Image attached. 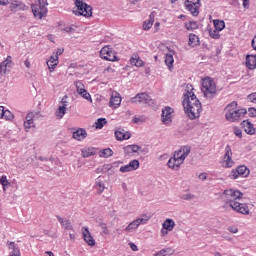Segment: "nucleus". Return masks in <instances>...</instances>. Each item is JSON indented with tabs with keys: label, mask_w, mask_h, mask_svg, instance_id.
<instances>
[{
	"label": "nucleus",
	"mask_w": 256,
	"mask_h": 256,
	"mask_svg": "<svg viewBox=\"0 0 256 256\" xmlns=\"http://www.w3.org/2000/svg\"><path fill=\"white\" fill-rule=\"evenodd\" d=\"M79 95H81L83 99H86L87 101H91V94H89V92H87L86 90L80 92Z\"/></svg>",
	"instance_id": "nucleus-45"
},
{
	"label": "nucleus",
	"mask_w": 256,
	"mask_h": 256,
	"mask_svg": "<svg viewBox=\"0 0 256 256\" xmlns=\"http://www.w3.org/2000/svg\"><path fill=\"white\" fill-rule=\"evenodd\" d=\"M28 7L20 0H14L10 4V11H13L14 13L17 11H27Z\"/></svg>",
	"instance_id": "nucleus-16"
},
{
	"label": "nucleus",
	"mask_w": 256,
	"mask_h": 256,
	"mask_svg": "<svg viewBox=\"0 0 256 256\" xmlns=\"http://www.w3.org/2000/svg\"><path fill=\"white\" fill-rule=\"evenodd\" d=\"M56 218L58 219L63 229H66L67 231H73V225L71 224L70 220L63 219L61 216H56Z\"/></svg>",
	"instance_id": "nucleus-22"
},
{
	"label": "nucleus",
	"mask_w": 256,
	"mask_h": 256,
	"mask_svg": "<svg viewBox=\"0 0 256 256\" xmlns=\"http://www.w3.org/2000/svg\"><path fill=\"white\" fill-rule=\"evenodd\" d=\"M248 115H249V117H256V109L255 108H249L248 109Z\"/></svg>",
	"instance_id": "nucleus-50"
},
{
	"label": "nucleus",
	"mask_w": 256,
	"mask_h": 256,
	"mask_svg": "<svg viewBox=\"0 0 256 256\" xmlns=\"http://www.w3.org/2000/svg\"><path fill=\"white\" fill-rule=\"evenodd\" d=\"M154 256H167V255L165 254V250L162 249L159 252H157Z\"/></svg>",
	"instance_id": "nucleus-56"
},
{
	"label": "nucleus",
	"mask_w": 256,
	"mask_h": 256,
	"mask_svg": "<svg viewBox=\"0 0 256 256\" xmlns=\"http://www.w3.org/2000/svg\"><path fill=\"white\" fill-rule=\"evenodd\" d=\"M185 27L188 31H195V29H199V24L197 22H189L185 24Z\"/></svg>",
	"instance_id": "nucleus-40"
},
{
	"label": "nucleus",
	"mask_w": 256,
	"mask_h": 256,
	"mask_svg": "<svg viewBox=\"0 0 256 256\" xmlns=\"http://www.w3.org/2000/svg\"><path fill=\"white\" fill-rule=\"evenodd\" d=\"M115 137L117 141H127L128 139H131V133L124 129H120L115 131Z\"/></svg>",
	"instance_id": "nucleus-19"
},
{
	"label": "nucleus",
	"mask_w": 256,
	"mask_h": 256,
	"mask_svg": "<svg viewBox=\"0 0 256 256\" xmlns=\"http://www.w3.org/2000/svg\"><path fill=\"white\" fill-rule=\"evenodd\" d=\"M153 14H150L149 16V20H146L143 24V29L145 31H149V29H151V27H153Z\"/></svg>",
	"instance_id": "nucleus-35"
},
{
	"label": "nucleus",
	"mask_w": 256,
	"mask_h": 256,
	"mask_svg": "<svg viewBox=\"0 0 256 256\" xmlns=\"http://www.w3.org/2000/svg\"><path fill=\"white\" fill-rule=\"evenodd\" d=\"M165 255H173L175 253V250H172L171 248H164Z\"/></svg>",
	"instance_id": "nucleus-51"
},
{
	"label": "nucleus",
	"mask_w": 256,
	"mask_h": 256,
	"mask_svg": "<svg viewBox=\"0 0 256 256\" xmlns=\"http://www.w3.org/2000/svg\"><path fill=\"white\" fill-rule=\"evenodd\" d=\"M243 7H249V0H243Z\"/></svg>",
	"instance_id": "nucleus-62"
},
{
	"label": "nucleus",
	"mask_w": 256,
	"mask_h": 256,
	"mask_svg": "<svg viewBox=\"0 0 256 256\" xmlns=\"http://www.w3.org/2000/svg\"><path fill=\"white\" fill-rule=\"evenodd\" d=\"M234 133H235L236 137H239V139H241L243 137V132L239 128H235Z\"/></svg>",
	"instance_id": "nucleus-49"
},
{
	"label": "nucleus",
	"mask_w": 256,
	"mask_h": 256,
	"mask_svg": "<svg viewBox=\"0 0 256 256\" xmlns=\"http://www.w3.org/2000/svg\"><path fill=\"white\" fill-rule=\"evenodd\" d=\"M162 237H165V235H169V230L161 229Z\"/></svg>",
	"instance_id": "nucleus-59"
},
{
	"label": "nucleus",
	"mask_w": 256,
	"mask_h": 256,
	"mask_svg": "<svg viewBox=\"0 0 256 256\" xmlns=\"http://www.w3.org/2000/svg\"><path fill=\"white\" fill-rule=\"evenodd\" d=\"M242 125V129H244L245 133H247V135H255V126H253V124L251 123V121L249 120H244L241 122Z\"/></svg>",
	"instance_id": "nucleus-18"
},
{
	"label": "nucleus",
	"mask_w": 256,
	"mask_h": 256,
	"mask_svg": "<svg viewBox=\"0 0 256 256\" xmlns=\"http://www.w3.org/2000/svg\"><path fill=\"white\" fill-rule=\"evenodd\" d=\"M100 57L101 59H104L105 61H117V55L115 54V51L111 46L106 45L100 50Z\"/></svg>",
	"instance_id": "nucleus-10"
},
{
	"label": "nucleus",
	"mask_w": 256,
	"mask_h": 256,
	"mask_svg": "<svg viewBox=\"0 0 256 256\" xmlns=\"http://www.w3.org/2000/svg\"><path fill=\"white\" fill-rule=\"evenodd\" d=\"M4 111H5V107L0 106V119H3Z\"/></svg>",
	"instance_id": "nucleus-58"
},
{
	"label": "nucleus",
	"mask_w": 256,
	"mask_h": 256,
	"mask_svg": "<svg viewBox=\"0 0 256 256\" xmlns=\"http://www.w3.org/2000/svg\"><path fill=\"white\" fill-rule=\"evenodd\" d=\"M31 127H35V123L33 122V114H28L26 116V121L24 122V128L31 129Z\"/></svg>",
	"instance_id": "nucleus-31"
},
{
	"label": "nucleus",
	"mask_w": 256,
	"mask_h": 256,
	"mask_svg": "<svg viewBox=\"0 0 256 256\" xmlns=\"http://www.w3.org/2000/svg\"><path fill=\"white\" fill-rule=\"evenodd\" d=\"M245 115H247V109H237V102H232L226 106L225 117L227 121H231L233 123L235 121H239V119L245 117Z\"/></svg>",
	"instance_id": "nucleus-4"
},
{
	"label": "nucleus",
	"mask_w": 256,
	"mask_h": 256,
	"mask_svg": "<svg viewBox=\"0 0 256 256\" xmlns=\"http://www.w3.org/2000/svg\"><path fill=\"white\" fill-rule=\"evenodd\" d=\"M139 160L134 159L129 164L120 167V173H129L131 171H137L139 169Z\"/></svg>",
	"instance_id": "nucleus-15"
},
{
	"label": "nucleus",
	"mask_w": 256,
	"mask_h": 256,
	"mask_svg": "<svg viewBox=\"0 0 256 256\" xmlns=\"http://www.w3.org/2000/svg\"><path fill=\"white\" fill-rule=\"evenodd\" d=\"M47 5V0H37L31 6L35 19H43V17H47Z\"/></svg>",
	"instance_id": "nucleus-6"
},
{
	"label": "nucleus",
	"mask_w": 256,
	"mask_h": 256,
	"mask_svg": "<svg viewBox=\"0 0 256 256\" xmlns=\"http://www.w3.org/2000/svg\"><path fill=\"white\" fill-rule=\"evenodd\" d=\"M112 155H113V150H111V148H105L99 151V157H102L104 159H107L108 157H112Z\"/></svg>",
	"instance_id": "nucleus-32"
},
{
	"label": "nucleus",
	"mask_w": 256,
	"mask_h": 256,
	"mask_svg": "<svg viewBox=\"0 0 256 256\" xmlns=\"http://www.w3.org/2000/svg\"><path fill=\"white\" fill-rule=\"evenodd\" d=\"M201 181H206L207 180V173L203 172L198 176Z\"/></svg>",
	"instance_id": "nucleus-52"
},
{
	"label": "nucleus",
	"mask_w": 256,
	"mask_h": 256,
	"mask_svg": "<svg viewBox=\"0 0 256 256\" xmlns=\"http://www.w3.org/2000/svg\"><path fill=\"white\" fill-rule=\"evenodd\" d=\"M93 155H97V148H83L81 149V156L85 159L87 157H93Z\"/></svg>",
	"instance_id": "nucleus-24"
},
{
	"label": "nucleus",
	"mask_w": 256,
	"mask_h": 256,
	"mask_svg": "<svg viewBox=\"0 0 256 256\" xmlns=\"http://www.w3.org/2000/svg\"><path fill=\"white\" fill-rule=\"evenodd\" d=\"M189 153H191V146H182L179 150H176L173 157L167 162L169 169H179L185 163V159L189 157Z\"/></svg>",
	"instance_id": "nucleus-3"
},
{
	"label": "nucleus",
	"mask_w": 256,
	"mask_h": 256,
	"mask_svg": "<svg viewBox=\"0 0 256 256\" xmlns=\"http://www.w3.org/2000/svg\"><path fill=\"white\" fill-rule=\"evenodd\" d=\"M225 204L231 207L236 213L242 215H249V207L245 203L239 202V199L243 197V193L235 189H227L223 192Z\"/></svg>",
	"instance_id": "nucleus-2"
},
{
	"label": "nucleus",
	"mask_w": 256,
	"mask_h": 256,
	"mask_svg": "<svg viewBox=\"0 0 256 256\" xmlns=\"http://www.w3.org/2000/svg\"><path fill=\"white\" fill-rule=\"evenodd\" d=\"M75 5L77 7L75 15H82L83 17H91L93 15V7L87 5L82 0H76Z\"/></svg>",
	"instance_id": "nucleus-7"
},
{
	"label": "nucleus",
	"mask_w": 256,
	"mask_h": 256,
	"mask_svg": "<svg viewBox=\"0 0 256 256\" xmlns=\"http://www.w3.org/2000/svg\"><path fill=\"white\" fill-rule=\"evenodd\" d=\"M96 129H103V127H105V125H107V119L105 118H99L96 122Z\"/></svg>",
	"instance_id": "nucleus-38"
},
{
	"label": "nucleus",
	"mask_w": 256,
	"mask_h": 256,
	"mask_svg": "<svg viewBox=\"0 0 256 256\" xmlns=\"http://www.w3.org/2000/svg\"><path fill=\"white\" fill-rule=\"evenodd\" d=\"M247 99L250 103H254L256 105V92L249 94Z\"/></svg>",
	"instance_id": "nucleus-46"
},
{
	"label": "nucleus",
	"mask_w": 256,
	"mask_h": 256,
	"mask_svg": "<svg viewBox=\"0 0 256 256\" xmlns=\"http://www.w3.org/2000/svg\"><path fill=\"white\" fill-rule=\"evenodd\" d=\"M193 194L191 193H187V194H183L182 195V199H184L185 201H191V199H193Z\"/></svg>",
	"instance_id": "nucleus-48"
},
{
	"label": "nucleus",
	"mask_w": 256,
	"mask_h": 256,
	"mask_svg": "<svg viewBox=\"0 0 256 256\" xmlns=\"http://www.w3.org/2000/svg\"><path fill=\"white\" fill-rule=\"evenodd\" d=\"M98 227L102 229L101 235H109V228H107V224L101 222L99 223Z\"/></svg>",
	"instance_id": "nucleus-42"
},
{
	"label": "nucleus",
	"mask_w": 256,
	"mask_h": 256,
	"mask_svg": "<svg viewBox=\"0 0 256 256\" xmlns=\"http://www.w3.org/2000/svg\"><path fill=\"white\" fill-rule=\"evenodd\" d=\"M13 68V57L7 56V58L0 63V75H7Z\"/></svg>",
	"instance_id": "nucleus-13"
},
{
	"label": "nucleus",
	"mask_w": 256,
	"mask_h": 256,
	"mask_svg": "<svg viewBox=\"0 0 256 256\" xmlns=\"http://www.w3.org/2000/svg\"><path fill=\"white\" fill-rule=\"evenodd\" d=\"M3 119H5L6 121H13V119H15V116L11 111L4 110Z\"/></svg>",
	"instance_id": "nucleus-41"
},
{
	"label": "nucleus",
	"mask_w": 256,
	"mask_h": 256,
	"mask_svg": "<svg viewBox=\"0 0 256 256\" xmlns=\"http://www.w3.org/2000/svg\"><path fill=\"white\" fill-rule=\"evenodd\" d=\"M139 229V226L137 222L134 220L128 226L125 228L126 233H133V231H137Z\"/></svg>",
	"instance_id": "nucleus-33"
},
{
	"label": "nucleus",
	"mask_w": 256,
	"mask_h": 256,
	"mask_svg": "<svg viewBox=\"0 0 256 256\" xmlns=\"http://www.w3.org/2000/svg\"><path fill=\"white\" fill-rule=\"evenodd\" d=\"M235 161H233V151L231 150L230 145H226L225 147V154L223 157V167L225 169H231V167H234Z\"/></svg>",
	"instance_id": "nucleus-11"
},
{
	"label": "nucleus",
	"mask_w": 256,
	"mask_h": 256,
	"mask_svg": "<svg viewBox=\"0 0 256 256\" xmlns=\"http://www.w3.org/2000/svg\"><path fill=\"white\" fill-rule=\"evenodd\" d=\"M252 47L256 51V36L252 39Z\"/></svg>",
	"instance_id": "nucleus-60"
},
{
	"label": "nucleus",
	"mask_w": 256,
	"mask_h": 256,
	"mask_svg": "<svg viewBox=\"0 0 256 256\" xmlns=\"http://www.w3.org/2000/svg\"><path fill=\"white\" fill-rule=\"evenodd\" d=\"M94 189H96V191H97V193H99V195H101V193H103V191H105V184L103 183V181H101V177H98L96 179Z\"/></svg>",
	"instance_id": "nucleus-29"
},
{
	"label": "nucleus",
	"mask_w": 256,
	"mask_h": 256,
	"mask_svg": "<svg viewBox=\"0 0 256 256\" xmlns=\"http://www.w3.org/2000/svg\"><path fill=\"white\" fill-rule=\"evenodd\" d=\"M165 63L169 69L173 67V63H175V59H173V54H166L165 56Z\"/></svg>",
	"instance_id": "nucleus-36"
},
{
	"label": "nucleus",
	"mask_w": 256,
	"mask_h": 256,
	"mask_svg": "<svg viewBox=\"0 0 256 256\" xmlns=\"http://www.w3.org/2000/svg\"><path fill=\"white\" fill-rule=\"evenodd\" d=\"M201 91L207 99H213L217 95V84L211 77H206L202 81Z\"/></svg>",
	"instance_id": "nucleus-5"
},
{
	"label": "nucleus",
	"mask_w": 256,
	"mask_h": 256,
	"mask_svg": "<svg viewBox=\"0 0 256 256\" xmlns=\"http://www.w3.org/2000/svg\"><path fill=\"white\" fill-rule=\"evenodd\" d=\"M132 103H143L146 105H153V99L149 94L142 92L131 98Z\"/></svg>",
	"instance_id": "nucleus-12"
},
{
	"label": "nucleus",
	"mask_w": 256,
	"mask_h": 256,
	"mask_svg": "<svg viewBox=\"0 0 256 256\" xmlns=\"http://www.w3.org/2000/svg\"><path fill=\"white\" fill-rule=\"evenodd\" d=\"M249 173H251L249 168H247V166H245V165H241V166H238L237 168L231 170V172L229 174V178L230 179H239V177H249Z\"/></svg>",
	"instance_id": "nucleus-9"
},
{
	"label": "nucleus",
	"mask_w": 256,
	"mask_h": 256,
	"mask_svg": "<svg viewBox=\"0 0 256 256\" xmlns=\"http://www.w3.org/2000/svg\"><path fill=\"white\" fill-rule=\"evenodd\" d=\"M0 5H9V0H0Z\"/></svg>",
	"instance_id": "nucleus-61"
},
{
	"label": "nucleus",
	"mask_w": 256,
	"mask_h": 256,
	"mask_svg": "<svg viewBox=\"0 0 256 256\" xmlns=\"http://www.w3.org/2000/svg\"><path fill=\"white\" fill-rule=\"evenodd\" d=\"M183 97L182 105L189 119L194 120L201 117V111H203V108L201 106V101H199V98H197L195 92H193V85H186Z\"/></svg>",
	"instance_id": "nucleus-1"
},
{
	"label": "nucleus",
	"mask_w": 256,
	"mask_h": 256,
	"mask_svg": "<svg viewBox=\"0 0 256 256\" xmlns=\"http://www.w3.org/2000/svg\"><path fill=\"white\" fill-rule=\"evenodd\" d=\"M184 5L186 7V11H189L193 17H197L199 15L201 0H186Z\"/></svg>",
	"instance_id": "nucleus-8"
},
{
	"label": "nucleus",
	"mask_w": 256,
	"mask_h": 256,
	"mask_svg": "<svg viewBox=\"0 0 256 256\" xmlns=\"http://www.w3.org/2000/svg\"><path fill=\"white\" fill-rule=\"evenodd\" d=\"M228 231H230V233H237L239 230L237 228L235 229L228 228Z\"/></svg>",
	"instance_id": "nucleus-64"
},
{
	"label": "nucleus",
	"mask_w": 256,
	"mask_h": 256,
	"mask_svg": "<svg viewBox=\"0 0 256 256\" xmlns=\"http://www.w3.org/2000/svg\"><path fill=\"white\" fill-rule=\"evenodd\" d=\"M64 51H65V49H63V48H58L55 55H57V57H59V55H63V52H64Z\"/></svg>",
	"instance_id": "nucleus-55"
},
{
	"label": "nucleus",
	"mask_w": 256,
	"mask_h": 256,
	"mask_svg": "<svg viewBox=\"0 0 256 256\" xmlns=\"http://www.w3.org/2000/svg\"><path fill=\"white\" fill-rule=\"evenodd\" d=\"M8 248L12 251L9 256H21V250L15 245V242H9Z\"/></svg>",
	"instance_id": "nucleus-27"
},
{
	"label": "nucleus",
	"mask_w": 256,
	"mask_h": 256,
	"mask_svg": "<svg viewBox=\"0 0 256 256\" xmlns=\"http://www.w3.org/2000/svg\"><path fill=\"white\" fill-rule=\"evenodd\" d=\"M130 64L134 65V67H143L144 63L137 54H133L130 58Z\"/></svg>",
	"instance_id": "nucleus-28"
},
{
	"label": "nucleus",
	"mask_w": 256,
	"mask_h": 256,
	"mask_svg": "<svg viewBox=\"0 0 256 256\" xmlns=\"http://www.w3.org/2000/svg\"><path fill=\"white\" fill-rule=\"evenodd\" d=\"M66 109L65 104L64 106H59L58 111L56 112V117H58V119H63V117H65Z\"/></svg>",
	"instance_id": "nucleus-39"
},
{
	"label": "nucleus",
	"mask_w": 256,
	"mask_h": 256,
	"mask_svg": "<svg viewBox=\"0 0 256 256\" xmlns=\"http://www.w3.org/2000/svg\"><path fill=\"white\" fill-rule=\"evenodd\" d=\"M109 105L110 107H114V109H117V107L121 105V96L119 95V93L117 92L112 93Z\"/></svg>",
	"instance_id": "nucleus-20"
},
{
	"label": "nucleus",
	"mask_w": 256,
	"mask_h": 256,
	"mask_svg": "<svg viewBox=\"0 0 256 256\" xmlns=\"http://www.w3.org/2000/svg\"><path fill=\"white\" fill-rule=\"evenodd\" d=\"M77 93H81L85 90V85L81 81H76L75 82Z\"/></svg>",
	"instance_id": "nucleus-44"
},
{
	"label": "nucleus",
	"mask_w": 256,
	"mask_h": 256,
	"mask_svg": "<svg viewBox=\"0 0 256 256\" xmlns=\"http://www.w3.org/2000/svg\"><path fill=\"white\" fill-rule=\"evenodd\" d=\"M141 151V146L137 144L127 145L124 147V152L126 155H131V153H139Z\"/></svg>",
	"instance_id": "nucleus-25"
},
{
	"label": "nucleus",
	"mask_w": 256,
	"mask_h": 256,
	"mask_svg": "<svg viewBox=\"0 0 256 256\" xmlns=\"http://www.w3.org/2000/svg\"><path fill=\"white\" fill-rule=\"evenodd\" d=\"M135 222L138 225V227L140 225H147V223L149 222V216L145 215V216L139 217L135 220Z\"/></svg>",
	"instance_id": "nucleus-37"
},
{
	"label": "nucleus",
	"mask_w": 256,
	"mask_h": 256,
	"mask_svg": "<svg viewBox=\"0 0 256 256\" xmlns=\"http://www.w3.org/2000/svg\"><path fill=\"white\" fill-rule=\"evenodd\" d=\"M64 31L66 33H73V31H75V29H73V27H71V26H67L64 28Z\"/></svg>",
	"instance_id": "nucleus-53"
},
{
	"label": "nucleus",
	"mask_w": 256,
	"mask_h": 256,
	"mask_svg": "<svg viewBox=\"0 0 256 256\" xmlns=\"http://www.w3.org/2000/svg\"><path fill=\"white\" fill-rule=\"evenodd\" d=\"M39 160H40V161H50L51 163H53V159H52V158L47 159V158H45V157H43V156H40V157H39Z\"/></svg>",
	"instance_id": "nucleus-57"
},
{
	"label": "nucleus",
	"mask_w": 256,
	"mask_h": 256,
	"mask_svg": "<svg viewBox=\"0 0 256 256\" xmlns=\"http://www.w3.org/2000/svg\"><path fill=\"white\" fill-rule=\"evenodd\" d=\"M0 184L4 187H7V185H9V180H7V176H1Z\"/></svg>",
	"instance_id": "nucleus-47"
},
{
	"label": "nucleus",
	"mask_w": 256,
	"mask_h": 256,
	"mask_svg": "<svg viewBox=\"0 0 256 256\" xmlns=\"http://www.w3.org/2000/svg\"><path fill=\"white\" fill-rule=\"evenodd\" d=\"M83 239L85 241V243H87V245H89L90 247H95V238H93L91 236V232L89 231V228H83Z\"/></svg>",
	"instance_id": "nucleus-17"
},
{
	"label": "nucleus",
	"mask_w": 256,
	"mask_h": 256,
	"mask_svg": "<svg viewBox=\"0 0 256 256\" xmlns=\"http://www.w3.org/2000/svg\"><path fill=\"white\" fill-rule=\"evenodd\" d=\"M59 65V57L57 55H52L50 59L47 61V66L50 71H55V68Z\"/></svg>",
	"instance_id": "nucleus-23"
},
{
	"label": "nucleus",
	"mask_w": 256,
	"mask_h": 256,
	"mask_svg": "<svg viewBox=\"0 0 256 256\" xmlns=\"http://www.w3.org/2000/svg\"><path fill=\"white\" fill-rule=\"evenodd\" d=\"M209 35L212 39H219V37H221V35L219 34V30L216 29L209 30Z\"/></svg>",
	"instance_id": "nucleus-43"
},
{
	"label": "nucleus",
	"mask_w": 256,
	"mask_h": 256,
	"mask_svg": "<svg viewBox=\"0 0 256 256\" xmlns=\"http://www.w3.org/2000/svg\"><path fill=\"white\" fill-rule=\"evenodd\" d=\"M129 246L132 249V251H139V248L135 245V243L130 242Z\"/></svg>",
	"instance_id": "nucleus-54"
},
{
	"label": "nucleus",
	"mask_w": 256,
	"mask_h": 256,
	"mask_svg": "<svg viewBox=\"0 0 256 256\" xmlns=\"http://www.w3.org/2000/svg\"><path fill=\"white\" fill-rule=\"evenodd\" d=\"M73 139L76 141H83L84 139H87V130L83 128H79L75 132H73Z\"/></svg>",
	"instance_id": "nucleus-21"
},
{
	"label": "nucleus",
	"mask_w": 256,
	"mask_h": 256,
	"mask_svg": "<svg viewBox=\"0 0 256 256\" xmlns=\"http://www.w3.org/2000/svg\"><path fill=\"white\" fill-rule=\"evenodd\" d=\"M131 5H137L139 3V0H128Z\"/></svg>",
	"instance_id": "nucleus-63"
},
{
	"label": "nucleus",
	"mask_w": 256,
	"mask_h": 256,
	"mask_svg": "<svg viewBox=\"0 0 256 256\" xmlns=\"http://www.w3.org/2000/svg\"><path fill=\"white\" fill-rule=\"evenodd\" d=\"M162 229H165L166 231H173V229H175V220L167 218L162 224Z\"/></svg>",
	"instance_id": "nucleus-26"
},
{
	"label": "nucleus",
	"mask_w": 256,
	"mask_h": 256,
	"mask_svg": "<svg viewBox=\"0 0 256 256\" xmlns=\"http://www.w3.org/2000/svg\"><path fill=\"white\" fill-rule=\"evenodd\" d=\"M173 108L166 106L163 110H162V123H164V125H171V123H173Z\"/></svg>",
	"instance_id": "nucleus-14"
},
{
	"label": "nucleus",
	"mask_w": 256,
	"mask_h": 256,
	"mask_svg": "<svg viewBox=\"0 0 256 256\" xmlns=\"http://www.w3.org/2000/svg\"><path fill=\"white\" fill-rule=\"evenodd\" d=\"M214 27L216 31H223L225 29V21L214 20Z\"/></svg>",
	"instance_id": "nucleus-34"
},
{
	"label": "nucleus",
	"mask_w": 256,
	"mask_h": 256,
	"mask_svg": "<svg viewBox=\"0 0 256 256\" xmlns=\"http://www.w3.org/2000/svg\"><path fill=\"white\" fill-rule=\"evenodd\" d=\"M188 45L190 47H197V45H199V36L195 34H190Z\"/></svg>",
	"instance_id": "nucleus-30"
}]
</instances>
